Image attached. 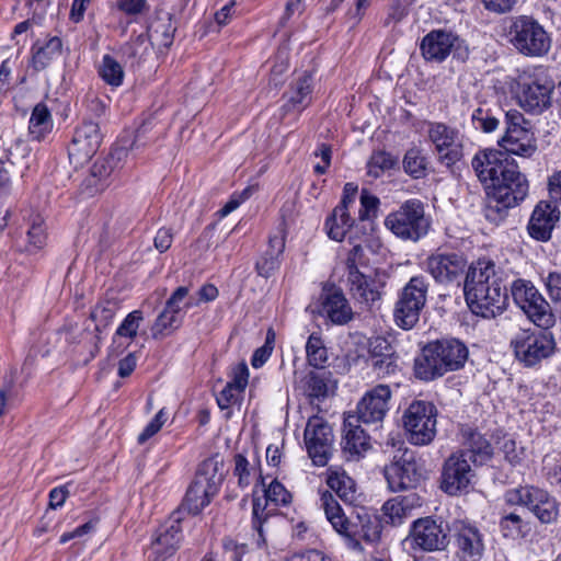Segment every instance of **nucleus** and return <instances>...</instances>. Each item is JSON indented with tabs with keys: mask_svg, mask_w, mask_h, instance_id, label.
Returning a JSON list of instances; mask_svg holds the SVG:
<instances>
[{
	"mask_svg": "<svg viewBox=\"0 0 561 561\" xmlns=\"http://www.w3.org/2000/svg\"><path fill=\"white\" fill-rule=\"evenodd\" d=\"M234 474L238 477L240 486L244 488L250 484V463L248 459L240 454L234 456Z\"/></svg>",
	"mask_w": 561,
	"mask_h": 561,
	"instance_id": "62",
	"label": "nucleus"
},
{
	"mask_svg": "<svg viewBox=\"0 0 561 561\" xmlns=\"http://www.w3.org/2000/svg\"><path fill=\"white\" fill-rule=\"evenodd\" d=\"M182 322L183 320L180 319V316H175L163 309L152 325V336L154 339L167 336L178 330L182 325Z\"/></svg>",
	"mask_w": 561,
	"mask_h": 561,
	"instance_id": "42",
	"label": "nucleus"
},
{
	"mask_svg": "<svg viewBox=\"0 0 561 561\" xmlns=\"http://www.w3.org/2000/svg\"><path fill=\"white\" fill-rule=\"evenodd\" d=\"M30 250H39L46 242V233L43 227V220L37 216L27 230Z\"/></svg>",
	"mask_w": 561,
	"mask_h": 561,
	"instance_id": "53",
	"label": "nucleus"
},
{
	"mask_svg": "<svg viewBox=\"0 0 561 561\" xmlns=\"http://www.w3.org/2000/svg\"><path fill=\"white\" fill-rule=\"evenodd\" d=\"M507 156L508 153L529 158L536 150V141L533 134L527 129H506L505 135L499 141Z\"/></svg>",
	"mask_w": 561,
	"mask_h": 561,
	"instance_id": "31",
	"label": "nucleus"
},
{
	"mask_svg": "<svg viewBox=\"0 0 561 561\" xmlns=\"http://www.w3.org/2000/svg\"><path fill=\"white\" fill-rule=\"evenodd\" d=\"M167 413L164 409H161L154 417L146 425L144 431L138 436V443L144 444L149 438H151L153 435H156L162 427V425L167 421Z\"/></svg>",
	"mask_w": 561,
	"mask_h": 561,
	"instance_id": "55",
	"label": "nucleus"
},
{
	"mask_svg": "<svg viewBox=\"0 0 561 561\" xmlns=\"http://www.w3.org/2000/svg\"><path fill=\"white\" fill-rule=\"evenodd\" d=\"M425 265L436 282L448 284L460 279L467 261L461 254L455 252H436L426 259Z\"/></svg>",
	"mask_w": 561,
	"mask_h": 561,
	"instance_id": "24",
	"label": "nucleus"
},
{
	"mask_svg": "<svg viewBox=\"0 0 561 561\" xmlns=\"http://www.w3.org/2000/svg\"><path fill=\"white\" fill-rule=\"evenodd\" d=\"M472 168L485 187V217L502 220L506 210L519 205L528 195V181L503 151L485 149L472 159Z\"/></svg>",
	"mask_w": 561,
	"mask_h": 561,
	"instance_id": "1",
	"label": "nucleus"
},
{
	"mask_svg": "<svg viewBox=\"0 0 561 561\" xmlns=\"http://www.w3.org/2000/svg\"><path fill=\"white\" fill-rule=\"evenodd\" d=\"M343 451L350 458H359L369 447V438L359 425L351 421V416L344 421Z\"/></svg>",
	"mask_w": 561,
	"mask_h": 561,
	"instance_id": "33",
	"label": "nucleus"
},
{
	"mask_svg": "<svg viewBox=\"0 0 561 561\" xmlns=\"http://www.w3.org/2000/svg\"><path fill=\"white\" fill-rule=\"evenodd\" d=\"M304 438L312 462L319 467L325 466L331 457L334 440L329 423L321 416H311L307 422Z\"/></svg>",
	"mask_w": 561,
	"mask_h": 561,
	"instance_id": "16",
	"label": "nucleus"
},
{
	"mask_svg": "<svg viewBox=\"0 0 561 561\" xmlns=\"http://www.w3.org/2000/svg\"><path fill=\"white\" fill-rule=\"evenodd\" d=\"M427 136L440 163L451 167L462 158V140L456 128L432 122L428 124Z\"/></svg>",
	"mask_w": 561,
	"mask_h": 561,
	"instance_id": "17",
	"label": "nucleus"
},
{
	"mask_svg": "<svg viewBox=\"0 0 561 561\" xmlns=\"http://www.w3.org/2000/svg\"><path fill=\"white\" fill-rule=\"evenodd\" d=\"M463 290L470 310L477 316L495 318L506 308V288L500 271L490 260H478L470 266Z\"/></svg>",
	"mask_w": 561,
	"mask_h": 561,
	"instance_id": "2",
	"label": "nucleus"
},
{
	"mask_svg": "<svg viewBox=\"0 0 561 561\" xmlns=\"http://www.w3.org/2000/svg\"><path fill=\"white\" fill-rule=\"evenodd\" d=\"M385 226L397 238L415 242L427 234L431 221L425 216L423 203L409 199L386 216Z\"/></svg>",
	"mask_w": 561,
	"mask_h": 561,
	"instance_id": "6",
	"label": "nucleus"
},
{
	"mask_svg": "<svg viewBox=\"0 0 561 561\" xmlns=\"http://www.w3.org/2000/svg\"><path fill=\"white\" fill-rule=\"evenodd\" d=\"M279 264L280 260L278 256L264 252L257 260L255 268L260 276L267 278L279 267Z\"/></svg>",
	"mask_w": 561,
	"mask_h": 561,
	"instance_id": "59",
	"label": "nucleus"
},
{
	"mask_svg": "<svg viewBox=\"0 0 561 561\" xmlns=\"http://www.w3.org/2000/svg\"><path fill=\"white\" fill-rule=\"evenodd\" d=\"M391 394V390L387 385H377L366 391L357 403V421L365 424L382 422L389 411Z\"/></svg>",
	"mask_w": 561,
	"mask_h": 561,
	"instance_id": "23",
	"label": "nucleus"
},
{
	"mask_svg": "<svg viewBox=\"0 0 561 561\" xmlns=\"http://www.w3.org/2000/svg\"><path fill=\"white\" fill-rule=\"evenodd\" d=\"M422 505L423 499L415 492L397 495L381 506V520L392 526H399Z\"/></svg>",
	"mask_w": 561,
	"mask_h": 561,
	"instance_id": "29",
	"label": "nucleus"
},
{
	"mask_svg": "<svg viewBox=\"0 0 561 561\" xmlns=\"http://www.w3.org/2000/svg\"><path fill=\"white\" fill-rule=\"evenodd\" d=\"M327 484L345 503H353L356 494L354 480L344 470L330 468Z\"/></svg>",
	"mask_w": 561,
	"mask_h": 561,
	"instance_id": "36",
	"label": "nucleus"
},
{
	"mask_svg": "<svg viewBox=\"0 0 561 561\" xmlns=\"http://www.w3.org/2000/svg\"><path fill=\"white\" fill-rule=\"evenodd\" d=\"M413 543L424 551H437L446 548L447 534L440 523L431 517L420 518L411 529Z\"/></svg>",
	"mask_w": 561,
	"mask_h": 561,
	"instance_id": "25",
	"label": "nucleus"
},
{
	"mask_svg": "<svg viewBox=\"0 0 561 561\" xmlns=\"http://www.w3.org/2000/svg\"><path fill=\"white\" fill-rule=\"evenodd\" d=\"M473 478L474 471L466 454L455 453L444 463L442 489L449 495H457L469 488Z\"/></svg>",
	"mask_w": 561,
	"mask_h": 561,
	"instance_id": "21",
	"label": "nucleus"
},
{
	"mask_svg": "<svg viewBox=\"0 0 561 561\" xmlns=\"http://www.w3.org/2000/svg\"><path fill=\"white\" fill-rule=\"evenodd\" d=\"M99 75L105 83L113 88L121 87L125 77L123 66L111 55L102 57Z\"/></svg>",
	"mask_w": 561,
	"mask_h": 561,
	"instance_id": "40",
	"label": "nucleus"
},
{
	"mask_svg": "<svg viewBox=\"0 0 561 561\" xmlns=\"http://www.w3.org/2000/svg\"><path fill=\"white\" fill-rule=\"evenodd\" d=\"M385 478L391 491L398 492L416 485L423 478L420 463L412 451L404 449L393 461L385 467Z\"/></svg>",
	"mask_w": 561,
	"mask_h": 561,
	"instance_id": "18",
	"label": "nucleus"
},
{
	"mask_svg": "<svg viewBox=\"0 0 561 561\" xmlns=\"http://www.w3.org/2000/svg\"><path fill=\"white\" fill-rule=\"evenodd\" d=\"M242 392L234 389L232 386L226 385L225 388L217 394V403L221 410H228L237 404L241 398Z\"/></svg>",
	"mask_w": 561,
	"mask_h": 561,
	"instance_id": "60",
	"label": "nucleus"
},
{
	"mask_svg": "<svg viewBox=\"0 0 561 561\" xmlns=\"http://www.w3.org/2000/svg\"><path fill=\"white\" fill-rule=\"evenodd\" d=\"M320 506L323 508L325 517L334 530L345 538L348 548L360 550L359 539L368 543H375L380 539L381 518L379 519L377 516L364 513L357 515L358 525L352 523L345 516L333 494L329 491L321 493Z\"/></svg>",
	"mask_w": 561,
	"mask_h": 561,
	"instance_id": "4",
	"label": "nucleus"
},
{
	"mask_svg": "<svg viewBox=\"0 0 561 561\" xmlns=\"http://www.w3.org/2000/svg\"><path fill=\"white\" fill-rule=\"evenodd\" d=\"M559 218L560 211L554 204L539 202L533 210L527 226L529 236L538 241H548Z\"/></svg>",
	"mask_w": 561,
	"mask_h": 561,
	"instance_id": "28",
	"label": "nucleus"
},
{
	"mask_svg": "<svg viewBox=\"0 0 561 561\" xmlns=\"http://www.w3.org/2000/svg\"><path fill=\"white\" fill-rule=\"evenodd\" d=\"M461 39L445 31H432L424 36L421 43V50L426 60L443 61L449 54L461 47Z\"/></svg>",
	"mask_w": 561,
	"mask_h": 561,
	"instance_id": "27",
	"label": "nucleus"
},
{
	"mask_svg": "<svg viewBox=\"0 0 561 561\" xmlns=\"http://www.w3.org/2000/svg\"><path fill=\"white\" fill-rule=\"evenodd\" d=\"M505 500L511 505L527 507L542 524H551L558 519V503L542 489L529 485L512 489L505 493Z\"/></svg>",
	"mask_w": 561,
	"mask_h": 561,
	"instance_id": "13",
	"label": "nucleus"
},
{
	"mask_svg": "<svg viewBox=\"0 0 561 561\" xmlns=\"http://www.w3.org/2000/svg\"><path fill=\"white\" fill-rule=\"evenodd\" d=\"M380 201L377 196L370 194L367 190H363L360 193V208L358 211V218L360 220H367L375 217L379 207Z\"/></svg>",
	"mask_w": 561,
	"mask_h": 561,
	"instance_id": "52",
	"label": "nucleus"
},
{
	"mask_svg": "<svg viewBox=\"0 0 561 561\" xmlns=\"http://www.w3.org/2000/svg\"><path fill=\"white\" fill-rule=\"evenodd\" d=\"M306 353L308 363L316 368H322L328 360L327 347L317 334L309 336L306 344Z\"/></svg>",
	"mask_w": 561,
	"mask_h": 561,
	"instance_id": "44",
	"label": "nucleus"
},
{
	"mask_svg": "<svg viewBox=\"0 0 561 561\" xmlns=\"http://www.w3.org/2000/svg\"><path fill=\"white\" fill-rule=\"evenodd\" d=\"M500 450L506 461L513 466L520 465L525 458V450L518 447L516 442L510 437H503L500 442Z\"/></svg>",
	"mask_w": 561,
	"mask_h": 561,
	"instance_id": "51",
	"label": "nucleus"
},
{
	"mask_svg": "<svg viewBox=\"0 0 561 561\" xmlns=\"http://www.w3.org/2000/svg\"><path fill=\"white\" fill-rule=\"evenodd\" d=\"M354 222L350 210L344 209V206H336L325 221L329 238L337 242L343 241Z\"/></svg>",
	"mask_w": 561,
	"mask_h": 561,
	"instance_id": "35",
	"label": "nucleus"
},
{
	"mask_svg": "<svg viewBox=\"0 0 561 561\" xmlns=\"http://www.w3.org/2000/svg\"><path fill=\"white\" fill-rule=\"evenodd\" d=\"M500 526L505 537L516 538L522 534L523 519L519 515L511 513L502 517Z\"/></svg>",
	"mask_w": 561,
	"mask_h": 561,
	"instance_id": "54",
	"label": "nucleus"
},
{
	"mask_svg": "<svg viewBox=\"0 0 561 561\" xmlns=\"http://www.w3.org/2000/svg\"><path fill=\"white\" fill-rule=\"evenodd\" d=\"M508 42L522 55L541 57L550 49V37L545 28L533 18L519 15L508 27Z\"/></svg>",
	"mask_w": 561,
	"mask_h": 561,
	"instance_id": "9",
	"label": "nucleus"
},
{
	"mask_svg": "<svg viewBox=\"0 0 561 561\" xmlns=\"http://www.w3.org/2000/svg\"><path fill=\"white\" fill-rule=\"evenodd\" d=\"M515 356L526 366H534L553 353L554 341L548 332L523 330L512 340Z\"/></svg>",
	"mask_w": 561,
	"mask_h": 561,
	"instance_id": "15",
	"label": "nucleus"
},
{
	"mask_svg": "<svg viewBox=\"0 0 561 561\" xmlns=\"http://www.w3.org/2000/svg\"><path fill=\"white\" fill-rule=\"evenodd\" d=\"M188 293V287H178L167 300L164 309L175 316H180V319L183 320L185 310L197 305V301Z\"/></svg>",
	"mask_w": 561,
	"mask_h": 561,
	"instance_id": "41",
	"label": "nucleus"
},
{
	"mask_svg": "<svg viewBox=\"0 0 561 561\" xmlns=\"http://www.w3.org/2000/svg\"><path fill=\"white\" fill-rule=\"evenodd\" d=\"M399 357L393 354H386V357L376 358L371 367L379 378L396 375L399 371Z\"/></svg>",
	"mask_w": 561,
	"mask_h": 561,
	"instance_id": "49",
	"label": "nucleus"
},
{
	"mask_svg": "<svg viewBox=\"0 0 561 561\" xmlns=\"http://www.w3.org/2000/svg\"><path fill=\"white\" fill-rule=\"evenodd\" d=\"M54 126L51 113L45 103L34 106L28 121V135L32 140L41 141L48 135Z\"/></svg>",
	"mask_w": 561,
	"mask_h": 561,
	"instance_id": "34",
	"label": "nucleus"
},
{
	"mask_svg": "<svg viewBox=\"0 0 561 561\" xmlns=\"http://www.w3.org/2000/svg\"><path fill=\"white\" fill-rule=\"evenodd\" d=\"M428 283L422 275L413 276L402 288L393 310L396 324L403 330H411L420 320L426 304Z\"/></svg>",
	"mask_w": 561,
	"mask_h": 561,
	"instance_id": "11",
	"label": "nucleus"
},
{
	"mask_svg": "<svg viewBox=\"0 0 561 561\" xmlns=\"http://www.w3.org/2000/svg\"><path fill=\"white\" fill-rule=\"evenodd\" d=\"M387 279V274L378 270L369 274L353 270L346 274L345 282L352 298L357 304L370 308L381 300Z\"/></svg>",
	"mask_w": 561,
	"mask_h": 561,
	"instance_id": "14",
	"label": "nucleus"
},
{
	"mask_svg": "<svg viewBox=\"0 0 561 561\" xmlns=\"http://www.w3.org/2000/svg\"><path fill=\"white\" fill-rule=\"evenodd\" d=\"M449 531L460 558L477 561L482 557L483 536L474 524L467 519H455L449 526Z\"/></svg>",
	"mask_w": 561,
	"mask_h": 561,
	"instance_id": "22",
	"label": "nucleus"
},
{
	"mask_svg": "<svg viewBox=\"0 0 561 561\" xmlns=\"http://www.w3.org/2000/svg\"><path fill=\"white\" fill-rule=\"evenodd\" d=\"M251 194V190L248 187L242 191L240 194H233L230 199L222 206V208L218 211L220 217H226L233 210H236L243 202H245Z\"/></svg>",
	"mask_w": 561,
	"mask_h": 561,
	"instance_id": "63",
	"label": "nucleus"
},
{
	"mask_svg": "<svg viewBox=\"0 0 561 561\" xmlns=\"http://www.w3.org/2000/svg\"><path fill=\"white\" fill-rule=\"evenodd\" d=\"M313 77L308 71L298 73L289 83L284 93L285 103L282 110L285 113H301L312 102Z\"/></svg>",
	"mask_w": 561,
	"mask_h": 561,
	"instance_id": "26",
	"label": "nucleus"
},
{
	"mask_svg": "<svg viewBox=\"0 0 561 561\" xmlns=\"http://www.w3.org/2000/svg\"><path fill=\"white\" fill-rule=\"evenodd\" d=\"M273 343H274V334L271 333V331H270L266 336V341H265L264 345H262L261 347L255 350V352L253 353V356L251 358V365L254 368L262 367L267 362V359L271 357L272 352L274 350Z\"/></svg>",
	"mask_w": 561,
	"mask_h": 561,
	"instance_id": "56",
	"label": "nucleus"
},
{
	"mask_svg": "<svg viewBox=\"0 0 561 561\" xmlns=\"http://www.w3.org/2000/svg\"><path fill=\"white\" fill-rule=\"evenodd\" d=\"M321 311L332 323L337 325L348 323L354 316L348 300L339 289H333L324 294L321 302Z\"/></svg>",
	"mask_w": 561,
	"mask_h": 561,
	"instance_id": "30",
	"label": "nucleus"
},
{
	"mask_svg": "<svg viewBox=\"0 0 561 561\" xmlns=\"http://www.w3.org/2000/svg\"><path fill=\"white\" fill-rule=\"evenodd\" d=\"M403 169L414 179H421L425 175L426 159L422 154L421 149L411 148L405 152L403 158Z\"/></svg>",
	"mask_w": 561,
	"mask_h": 561,
	"instance_id": "45",
	"label": "nucleus"
},
{
	"mask_svg": "<svg viewBox=\"0 0 561 561\" xmlns=\"http://www.w3.org/2000/svg\"><path fill=\"white\" fill-rule=\"evenodd\" d=\"M119 309L117 299H104L100 301L91 312V319L95 322V330L101 332L107 328Z\"/></svg>",
	"mask_w": 561,
	"mask_h": 561,
	"instance_id": "39",
	"label": "nucleus"
},
{
	"mask_svg": "<svg viewBox=\"0 0 561 561\" xmlns=\"http://www.w3.org/2000/svg\"><path fill=\"white\" fill-rule=\"evenodd\" d=\"M394 351L390 343L381 336H376L369 342V354L371 357V363L376 358L386 357V354H393Z\"/></svg>",
	"mask_w": 561,
	"mask_h": 561,
	"instance_id": "61",
	"label": "nucleus"
},
{
	"mask_svg": "<svg viewBox=\"0 0 561 561\" xmlns=\"http://www.w3.org/2000/svg\"><path fill=\"white\" fill-rule=\"evenodd\" d=\"M402 425L409 443L415 446L430 445L437 433L436 407L428 401H413L403 412Z\"/></svg>",
	"mask_w": 561,
	"mask_h": 561,
	"instance_id": "8",
	"label": "nucleus"
},
{
	"mask_svg": "<svg viewBox=\"0 0 561 561\" xmlns=\"http://www.w3.org/2000/svg\"><path fill=\"white\" fill-rule=\"evenodd\" d=\"M180 522L181 511H178L158 528L148 549L149 561H165L175 553L182 539Z\"/></svg>",
	"mask_w": 561,
	"mask_h": 561,
	"instance_id": "19",
	"label": "nucleus"
},
{
	"mask_svg": "<svg viewBox=\"0 0 561 561\" xmlns=\"http://www.w3.org/2000/svg\"><path fill=\"white\" fill-rule=\"evenodd\" d=\"M305 392L310 398H324L328 394V383L324 375L310 373L306 377Z\"/></svg>",
	"mask_w": 561,
	"mask_h": 561,
	"instance_id": "48",
	"label": "nucleus"
},
{
	"mask_svg": "<svg viewBox=\"0 0 561 561\" xmlns=\"http://www.w3.org/2000/svg\"><path fill=\"white\" fill-rule=\"evenodd\" d=\"M259 481L262 494H259V490L255 488L253 492L252 516L253 528L257 531L259 536L256 545L259 548H262L266 545V539L263 534V524L274 514L278 506L289 504L291 495L277 480H273L266 484L265 478L260 474Z\"/></svg>",
	"mask_w": 561,
	"mask_h": 561,
	"instance_id": "10",
	"label": "nucleus"
},
{
	"mask_svg": "<svg viewBox=\"0 0 561 561\" xmlns=\"http://www.w3.org/2000/svg\"><path fill=\"white\" fill-rule=\"evenodd\" d=\"M469 357L467 345L458 339H442L427 343L414 359V374L431 381L465 367Z\"/></svg>",
	"mask_w": 561,
	"mask_h": 561,
	"instance_id": "3",
	"label": "nucleus"
},
{
	"mask_svg": "<svg viewBox=\"0 0 561 561\" xmlns=\"http://www.w3.org/2000/svg\"><path fill=\"white\" fill-rule=\"evenodd\" d=\"M396 160L386 151H375L367 161V175L373 179L380 178L386 171L393 168Z\"/></svg>",
	"mask_w": 561,
	"mask_h": 561,
	"instance_id": "43",
	"label": "nucleus"
},
{
	"mask_svg": "<svg viewBox=\"0 0 561 561\" xmlns=\"http://www.w3.org/2000/svg\"><path fill=\"white\" fill-rule=\"evenodd\" d=\"M511 291L515 304L531 322L545 329L553 325L554 317L551 306L531 282L516 279L512 284Z\"/></svg>",
	"mask_w": 561,
	"mask_h": 561,
	"instance_id": "12",
	"label": "nucleus"
},
{
	"mask_svg": "<svg viewBox=\"0 0 561 561\" xmlns=\"http://www.w3.org/2000/svg\"><path fill=\"white\" fill-rule=\"evenodd\" d=\"M220 466V461L215 457L208 458L199 465L196 476L186 491L182 510L196 515L210 503L222 482Z\"/></svg>",
	"mask_w": 561,
	"mask_h": 561,
	"instance_id": "5",
	"label": "nucleus"
},
{
	"mask_svg": "<svg viewBox=\"0 0 561 561\" xmlns=\"http://www.w3.org/2000/svg\"><path fill=\"white\" fill-rule=\"evenodd\" d=\"M548 297L561 319V273L550 272L545 278Z\"/></svg>",
	"mask_w": 561,
	"mask_h": 561,
	"instance_id": "47",
	"label": "nucleus"
},
{
	"mask_svg": "<svg viewBox=\"0 0 561 561\" xmlns=\"http://www.w3.org/2000/svg\"><path fill=\"white\" fill-rule=\"evenodd\" d=\"M174 31L175 28L169 20L168 22L153 24L149 30V36L152 43L168 48L173 43Z\"/></svg>",
	"mask_w": 561,
	"mask_h": 561,
	"instance_id": "46",
	"label": "nucleus"
},
{
	"mask_svg": "<svg viewBox=\"0 0 561 561\" xmlns=\"http://www.w3.org/2000/svg\"><path fill=\"white\" fill-rule=\"evenodd\" d=\"M142 321L144 313L141 310H134L129 312L117 327L114 334V342L126 340L127 345H129L138 335Z\"/></svg>",
	"mask_w": 561,
	"mask_h": 561,
	"instance_id": "38",
	"label": "nucleus"
},
{
	"mask_svg": "<svg viewBox=\"0 0 561 561\" xmlns=\"http://www.w3.org/2000/svg\"><path fill=\"white\" fill-rule=\"evenodd\" d=\"M554 82L542 71L525 72L517 83L516 100L528 114L541 115L553 104Z\"/></svg>",
	"mask_w": 561,
	"mask_h": 561,
	"instance_id": "7",
	"label": "nucleus"
},
{
	"mask_svg": "<svg viewBox=\"0 0 561 561\" xmlns=\"http://www.w3.org/2000/svg\"><path fill=\"white\" fill-rule=\"evenodd\" d=\"M463 449L458 454H466V458L474 465H483L491 459L493 449L490 443L480 433L472 428L462 431Z\"/></svg>",
	"mask_w": 561,
	"mask_h": 561,
	"instance_id": "32",
	"label": "nucleus"
},
{
	"mask_svg": "<svg viewBox=\"0 0 561 561\" xmlns=\"http://www.w3.org/2000/svg\"><path fill=\"white\" fill-rule=\"evenodd\" d=\"M414 1L415 0H394L389 9L385 24L389 25L390 23L402 21L408 15L409 8Z\"/></svg>",
	"mask_w": 561,
	"mask_h": 561,
	"instance_id": "58",
	"label": "nucleus"
},
{
	"mask_svg": "<svg viewBox=\"0 0 561 561\" xmlns=\"http://www.w3.org/2000/svg\"><path fill=\"white\" fill-rule=\"evenodd\" d=\"M145 50H147V44L141 36H138L135 41L123 47L124 55L129 59L138 58V60H140Z\"/></svg>",
	"mask_w": 561,
	"mask_h": 561,
	"instance_id": "64",
	"label": "nucleus"
},
{
	"mask_svg": "<svg viewBox=\"0 0 561 561\" xmlns=\"http://www.w3.org/2000/svg\"><path fill=\"white\" fill-rule=\"evenodd\" d=\"M62 43L57 36L49 38L46 44L33 48L32 67L36 71L45 69L55 58L61 54Z\"/></svg>",
	"mask_w": 561,
	"mask_h": 561,
	"instance_id": "37",
	"label": "nucleus"
},
{
	"mask_svg": "<svg viewBox=\"0 0 561 561\" xmlns=\"http://www.w3.org/2000/svg\"><path fill=\"white\" fill-rule=\"evenodd\" d=\"M102 141V134L99 124L92 121H84L73 135L68 149L69 159L76 165L88 162L99 150Z\"/></svg>",
	"mask_w": 561,
	"mask_h": 561,
	"instance_id": "20",
	"label": "nucleus"
},
{
	"mask_svg": "<svg viewBox=\"0 0 561 561\" xmlns=\"http://www.w3.org/2000/svg\"><path fill=\"white\" fill-rule=\"evenodd\" d=\"M230 377L231 379L227 382V385L232 386L234 389L243 393L249 380V368L247 364L242 362L234 366Z\"/></svg>",
	"mask_w": 561,
	"mask_h": 561,
	"instance_id": "57",
	"label": "nucleus"
},
{
	"mask_svg": "<svg viewBox=\"0 0 561 561\" xmlns=\"http://www.w3.org/2000/svg\"><path fill=\"white\" fill-rule=\"evenodd\" d=\"M543 471L550 484L561 489V454L543 458Z\"/></svg>",
	"mask_w": 561,
	"mask_h": 561,
	"instance_id": "50",
	"label": "nucleus"
}]
</instances>
